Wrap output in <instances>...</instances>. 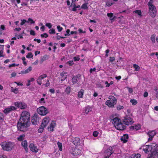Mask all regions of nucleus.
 Segmentation results:
<instances>
[{"instance_id":"f257e3e1","label":"nucleus","mask_w":158,"mask_h":158,"mask_svg":"<svg viewBox=\"0 0 158 158\" xmlns=\"http://www.w3.org/2000/svg\"><path fill=\"white\" fill-rule=\"evenodd\" d=\"M17 125L18 130L25 132L28 130V127L31 124L30 122V115L29 112L24 111L20 115Z\"/></svg>"},{"instance_id":"f03ea898","label":"nucleus","mask_w":158,"mask_h":158,"mask_svg":"<svg viewBox=\"0 0 158 158\" xmlns=\"http://www.w3.org/2000/svg\"><path fill=\"white\" fill-rule=\"evenodd\" d=\"M0 145L2 149L7 151H11L14 148V144L11 142H1Z\"/></svg>"},{"instance_id":"7ed1b4c3","label":"nucleus","mask_w":158,"mask_h":158,"mask_svg":"<svg viewBox=\"0 0 158 158\" xmlns=\"http://www.w3.org/2000/svg\"><path fill=\"white\" fill-rule=\"evenodd\" d=\"M152 1L150 0L148 3V5L149 9V13L152 17H154L156 14V7L152 4Z\"/></svg>"},{"instance_id":"20e7f679","label":"nucleus","mask_w":158,"mask_h":158,"mask_svg":"<svg viewBox=\"0 0 158 158\" xmlns=\"http://www.w3.org/2000/svg\"><path fill=\"white\" fill-rule=\"evenodd\" d=\"M158 145L153 148H151L150 151L151 153L148 155V158H158V149H157Z\"/></svg>"},{"instance_id":"39448f33","label":"nucleus","mask_w":158,"mask_h":158,"mask_svg":"<svg viewBox=\"0 0 158 158\" xmlns=\"http://www.w3.org/2000/svg\"><path fill=\"white\" fill-rule=\"evenodd\" d=\"M37 111L40 115L42 116L45 115L49 113L48 109L44 106H41L38 108Z\"/></svg>"},{"instance_id":"423d86ee","label":"nucleus","mask_w":158,"mask_h":158,"mask_svg":"<svg viewBox=\"0 0 158 158\" xmlns=\"http://www.w3.org/2000/svg\"><path fill=\"white\" fill-rule=\"evenodd\" d=\"M14 105L18 108L22 109L26 108L27 105L24 102H14Z\"/></svg>"},{"instance_id":"0eeeda50","label":"nucleus","mask_w":158,"mask_h":158,"mask_svg":"<svg viewBox=\"0 0 158 158\" xmlns=\"http://www.w3.org/2000/svg\"><path fill=\"white\" fill-rule=\"evenodd\" d=\"M70 152L74 156H76L81 153V151L79 148H76L75 147H72Z\"/></svg>"},{"instance_id":"6e6552de","label":"nucleus","mask_w":158,"mask_h":158,"mask_svg":"<svg viewBox=\"0 0 158 158\" xmlns=\"http://www.w3.org/2000/svg\"><path fill=\"white\" fill-rule=\"evenodd\" d=\"M132 119L131 118L127 116L124 117L123 122L125 125H131L134 123V122H132Z\"/></svg>"},{"instance_id":"1a4fd4ad","label":"nucleus","mask_w":158,"mask_h":158,"mask_svg":"<svg viewBox=\"0 0 158 158\" xmlns=\"http://www.w3.org/2000/svg\"><path fill=\"white\" fill-rule=\"evenodd\" d=\"M32 118L31 123L33 125L37 124L40 120L38 114H34Z\"/></svg>"},{"instance_id":"9d476101","label":"nucleus","mask_w":158,"mask_h":158,"mask_svg":"<svg viewBox=\"0 0 158 158\" xmlns=\"http://www.w3.org/2000/svg\"><path fill=\"white\" fill-rule=\"evenodd\" d=\"M50 118L49 117H45L43 120L41 124V127H45L49 122Z\"/></svg>"},{"instance_id":"9b49d317","label":"nucleus","mask_w":158,"mask_h":158,"mask_svg":"<svg viewBox=\"0 0 158 158\" xmlns=\"http://www.w3.org/2000/svg\"><path fill=\"white\" fill-rule=\"evenodd\" d=\"M15 110H16V108L14 106H11L3 110V112L7 114L12 111Z\"/></svg>"},{"instance_id":"f8f14e48","label":"nucleus","mask_w":158,"mask_h":158,"mask_svg":"<svg viewBox=\"0 0 158 158\" xmlns=\"http://www.w3.org/2000/svg\"><path fill=\"white\" fill-rule=\"evenodd\" d=\"M75 146L80 145V139L79 138L77 137H74L72 138L70 141Z\"/></svg>"},{"instance_id":"ddd939ff","label":"nucleus","mask_w":158,"mask_h":158,"mask_svg":"<svg viewBox=\"0 0 158 158\" xmlns=\"http://www.w3.org/2000/svg\"><path fill=\"white\" fill-rule=\"evenodd\" d=\"M117 102L116 101H111V100H107L106 102V104L110 107H114V105Z\"/></svg>"},{"instance_id":"4468645a","label":"nucleus","mask_w":158,"mask_h":158,"mask_svg":"<svg viewBox=\"0 0 158 158\" xmlns=\"http://www.w3.org/2000/svg\"><path fill=\"white\" fill-rule=\"evenodd\" d=\"M114 152L112 147H110L105 151V153L106 155L110 157Z\"/></svg>"},{"instance_id":"2eb2a0df","label":"nucleus","mask_w":158,"mask_h":158,"mask_svg":"<svg viewBox=\"0 0 158 158\" xmlns=\"http://www.w3.org/2000/svg\"><path fill=\"white\" fill-rule=\"evenodd\" d=\"M117 129L119 130H124L126 128V126L124 125L123 124L120 122L117 125V126L115 127Z\"/></svg>"},{"instance_id":"dca6fc26","label":"nucleus","mask_w":158,"mask_h":158,"mask_svg":"<svg viewBox=\"0 0 158 158\" xmlns=\"http://www.w3.org/2000/svg\"><path fill=\"white\" fill-rule=\"evenodd\" d=\"M156 134V133L154 131H152L150 132H149L147 134L148 135L149 138L148 139V141L152 140V138Z\"/></svg>"},{"instance_id":"f3484780","label":"nucleus","mask_w":158,"mask_h":158,"mask_svg":"<svg viewBox=\"0 0 158 158\" xmlns=\"http://www.w3.org/2000/svg\"><path fill=\"white\" fill-rule=\"evenodd\" d=\"M129 139L128 135L127 134H125L121 137L120 140L123 143H126L127 142Z\"/></svg>"},{"instance_id":"a211bd4d","label":"nucleus","mask_w":158,"mask_h":158,"mask_svg":"<svg viewBox=\"0 0 158 158\" xmlns=\"http://www.w3.org/2000/svg\"><path fill=\"white\" fill-rule=\"evenodd\" d=\"M81 76V75L78 74L76 76H74L72 78V81L73 84H75L77 83L78 81V78L79 77H80Z\"/></svg>"},{"instance_id":"6ab92c4d","label":"nucleus","mask_w":158,"mask_h":158,"mask_svg":"<svg viewBox=\"0 0 158 158\" xmlns=\"http://www.w3.org/2000/svg\"><path fill=\"white\" fill-rule=\"evenodd\" d=\"M72 7H73L70 9L71 10L74 11H75L77 10V8H80V6L79 5H78L77 6L75 5V3H71V5L70 6V7H71V8H72Z\"/></svg>"},{"instance_id":"aec40b11","label":"nucleus","mask_w":158,"mask_h":158,"mask_svg":"<svg viewBox=\"0 0 158 158\" xmlns=\"http://www.w3.org/2000/svg\"><path fill=\"white\" fill-rule=\"evenodd\" d=\"M112 123L113 124L116 125L115 127L117 126V125L120 122H121V120L118 118L115 117L113 118V119Z\"/></svg>"},{"instance_id":"412c9836","label":"nucleus","mask_w":158,"mask_h":158,"mask_svg":"<svg viewBox=\"0 0 158 158\" xmlns=\"http://www.w3.org/2000/svg\"><path fill=\"white\" fill-rule=\"evenodd\" d=\"M92 110V108L89 106H87L85 108L84 110V114L85 115H87L89 112Z\"/></svg>"},{"instance_id":"4be33fe9","label":"nucleus","mask_w":158,"mask_h":158,"mask_svg":"<svg viewBox=\"0 0 158 158\" xmlns=\"http://www.w3.org/2000/svg\"><path fill=\"white\" fill-rule=\"evenodd\" d=\"M29 147L30 150L32 152H37V151H36V150H37L36 147L34 146L33 143H30L29 145Z\"/></svg>"},{"instance_id":"5701e85b","label":"nucleus","mask_w":158,"mask_h":158,"mask_svg":"<svg viewBox=\"0 0 158 158\" xmlns=\"http://www.w3.org/2000/svg\"><path fill=\"white\" fill-rule=\"evenodd\" d=\"M22 145L24 147L26 152H27L28 148L27 146V142L26 140L22 141L21 143Z\"/></svg>"},{"instance_id":"b1692460","label":"nucleus","mask_w":158,"mask_h":158,"mask_svg":"<svg viewBox=\"0 0 158 158\" xmlns=\"http://www.w3.org/2000/svg\"><path fill=\"white\" fill-rule=\"evenodd\" d=\"M48 56L47 55H44V56H43L41 58L40 61V64H42L44 61L48 59Z\"/></svg>"},{"instance_id":"393cba45","label":"nucleus","mask_w":158,"mask_h":158,"mask_svg":"<svg viewBox=\"0 0 158 158\" xmlns=\"http://www.w3.org/2000/svg\"><path fill=\"white\" fill-rule=\"evenodd\" d=\"M25 136V135L24 134L21 135L17 138V139L19 141H22L23 140Z\"/></svg>"},{"instance_id":"a878e982","label":"nucleus","mask_w":158,"mask_h":158,"mask_svg":"<svg viewBox=\"0 0 158 158\" xmlns=\"http://www.w3.org/2000/svg\"><path fill=\"white\" fill-rule=\"evenodd\" d=\"M60 75L63 77L62 79H61V81H64L65 79L67 76V73L63 72L60 73Z\"/></svg>"},{"instance_id":"bb28decb","label":"nucleus","mask_w":158,"mask_h":158,"mask_svg":"<svg viewBox=\"0 0 158 158\" xmlns=\"http://www.w3.org/2000/svg\"><path fill=\"white\" fill-rule=\"evenodd\" d=\"M84 93V90L83 89H81L80 90V91L78 92V96L79 98H82V97Z\"/></svg>"},{"instance_id":"cd10ccee","label":"nucleus","mask_w":158,"mask_h":158,"mask_svg":"<svg viewBox=\"0 0 158 158\" xmlns=\"http://www.w3.org/2000/svg\"><path fill=\"white\" fill-rule=\"evenodd\" d=\"M88 4V3H85L83 4L81 7L79 9V10H80L81 8L85 10L87 9L88 8V7L87 5Z\"/></svg>"},{"instance_id":"c85d7f7f","label":"nucleus","mask_w":158,"mask_h":158,"mask_svg":"<svg viewBox=\"0 0 158 158\" xmlns=\"http://www.w3.org/2000/svg\"><path fill=\"white\" fill-rule=\"evenodd\" d=\"M133 13L137 14L140 17L142 16V12L140 10H136L133 11Z\"/></svg>"},{"instance_id":"c756f323","label":"nucleus","mask_w":158,"mask_h":158,"mask_svg":"<svg viewBox=\"0 0 158 158\" xmlns=\"http://www.w3.org/2000/svg\"><path fill=\"white\" fill-rule=\"evenodd\" d=\"M57 144L58 145L59 149V150L61 151L62 150V143L59 142H58L57 143Z\"/></svg>"},{"instance_id":"7c9ffc66","label":"nucleus","mask_w":158,"mask_h":158,"mask_svg":"<svg viewBox=\"0 0 158 158\" xmlns=\"http://www.w3.org/2000/svg\"><path fill=\"white\" fill-rule=\"evenodd\" d=\"M130 102L132 103V104L133 105H135L137 104V101L134 99H131Z\"/></svg>"},{"instance_id":"2f4dec72","label":"nucleus","mask_w":158,"mask_h":158,"mask_svg":"<svg viewBox=\"0 0 158 158\" xmlns=\"http://www.w3.org/2000/svg\"><path fill=\"white\" fill-rule=\"evenodd\" d=\"M108 98L109 99V100H111V101H116L117 99L114 96H110Z\"/></svg>"},{"instance_id":"473e14b6","label":"nucleus","mask_w":158,"mask_h":158,"mask_svg":"<svg viewBox=\"0 0 158 158\" xmlns=\"http://www.w3.org/2000/svg\"><path fill=\"white\" fill-rule=\"evenodd\" d=\"M107 16L110 18V20L112 21V18H113V14L112 13H108L107 14Z\"/></svg>"},{"instance_id":"72a5a7b5","label":"nucleus","mask_w":158,"mask_h":158,"mask_svg":"<svg viewBox=\"0 0 158 158\" xmlns=\"http://www.w3.org/2000/svg\"><path fill=\"white\" fill-rule=\"evenodd\" d=\"M133 66L134 68L135 69V70L136 71H138L139 69L140 68L139 66L136 64H133Z\"/></svg>"},{"instance_id":"f704fd0d","label":"nucleus","mask_w":158,"mask_h":158,"mask_svg":"<svg viewBox=\"0 0 158 158\" xmlns=\"http://www.w3.org/2000/svg\"><path fill=\"white\" fill-rule=\"evenodd\" d=\"M33 56V55L31 52H29L26 56V57L27 58H30L32 57Z\"/></svg>"},{"instance_id":"c9c22d12","label":"nucleus","mask_w":158,"mask_h":158,"mask_svg":"<svg viewBox=\"0 0 158 158\" xmlns=\"http://www.w3.org/2000/svg\"><path fill=\"white\" fill-rule=\"evenodd\" d=\"M12 91L14 92L15 94H17L19 92V90L17 88H14L13 87L11 88Z\"/></svg>"},{"instance_id":"e433bc0d","label":"nucleus","mask_w":158,"mask_h":158,"mask_svg":"<svg viewBox=\"0 0 158 158\" xmlns=\"http://www.w3.org/2000/svg\"><path fill=\"white\" fill-rule=\"evenodd\" d=\"M47 76L46 74H43V75H42L41 76H40L38 78V79L40 80H42V79H43L44 78L46 77H47Z\"/></svg>"},{"instance_id":"4c0bfd02","label":"nucleus","mask_w":158,"mask_h":158,"mask_svg":"<svg viewBox=\"0 0 158 158\" xmlns=\"http://www.w3.org/2000/svg\"><path fill=\"white\" fill-rule=\"evenodd\" d=\"M50 127V131H54L53 128L54 127L52 123H51L50 124V127H48V128L49 129Z\"/></svg>"},{"instance_id":"58836bf2","label":"nucleus","mask_w":158,"mask_h":158,"mask_svg":"<svg viewBox=\"0 0 158 158\" xmlns=\"http://www.w3.org/2000/svg\"><path fill=\"white\" fill-rule=\"evenodd\" d=\"M27 23H30L31 24H33L35 23V22L32 19L29 18L27 21Z\"/></svg>"},{"instance_id":"ea45409f","label":"nucleus","mask_w":158,"mask_h":158,"mask_svg":"<svg viewBox=\"0 0 158 158\" xmlns=\"http://www.w3.org/2000/svg\"><path fill=\"white\" fill-rule=\"evenodd\" d=\"M48 32L50 34H55L56 33L55 30L53 28H52L49 30L48 31Z\"/></svg>"},{"instance_id":"a19ab883","label":"nucleus","mask_w":158,"mask_h":158,"mask_svg":"<svg viewBox=\"0 0 158 158\" xmlns=\"http://www.w3.org/2000/svg\"><path fill=\"white\" fill-rule=\"evenodd\" d=\"M32 70V68L31 66H30L28 68H27L26 70L25 71V72L26 73H28L29 72L31 71Z\"/></svg>"},{"instance_id":"79ce46f5","label":"nucleus","mask_w":158,"mask_h":158,"mask_svg":"<svg viewBox=\"0 0 158 158\" xmlns=\"http://www.w3.org/2000/svg\"><path fill=\"white\" fill-rule=\"evenodd\" d=\"M114 3L113 2H112L110 1H107L106 3V5L108 6H111Z\"/></svg>"},{"instance_id":"37998d69","label":"nucleus","mask_w":158,"mask_h":158,"mask_svg":"<svg viewBox=\"0 0 158 158\" xmlns=\"http://www.w3.org/2000/svg\"><path fill=\"white\" fill-rule=\"evenodd\" d=\"M44 128V127H41V126H40V128H39L38 130V132L40 133H41L43 131Z\"/></svg>"},{"instance_id":"c03bdc74","label":"nucleus","mask_w":158,"mask_h":158,"mask_svg":"<svg viewBox=\"0 0 158 158\" xmlns=\"http://www.w3.org/2000/svg\"><path fill=\"white\" fill-rule=\"evenodd\" d=\"M40 36L42 38H47L48 37V35L46 33H44L43 34H41Z\"/></svg>"},{"instance_id":"a18cd8bd","label":"nucleus","mask_w":158,"mask_h":158,"mask_svg":"<svg viewBox=\"0 0 158 158\" xmlns=\"http://www.w3.org/2000/svg\"><path fill=\"white\" fill-rule=\"evenodd\" d=\"M155 35H152L151 36V39L152 42L153 43L155 42Z\"/></svg>"},{"instance_id":"49530a36","label":"nucleus","mask_w":158,"mask_h":158,"mask_svg":"<svg viewBox=\"0 0 158 158\" xmlns=\"http://www.w3.org/2000/svg\"><path fill=\"white\" fill-rule=\"evenodd\" d=\"M98 132L97 131H95L93 132V135L95 137H96L98 136Z\"/></svg>"},{"instance_id":"de8ad7c7","label":"nucleus","mask_w":158,"mask_h":158,"mask_svg":"<svg viewBox=\"0 0 158 158\" xmlns=\"http://www.w3.org/2000/svg\"><path fill=\"white\" fill-rule=\"evenodd\" d=\"M154 90L155 91L156 96L157 98H158V91L157 87L155 88Z\"/></svg>"},{"instance_id":"09e8293b","label":"nucleus","mask_w":158,"mask_h":158,"mask_svg":"<svg viewBox=\"0 0 158 158\" xmlns=\"http://www.w3.org/2000/svg\"><path fill=\"white\" fill-rule=\"evenodd\" d=\"M46 26L48 27L49 29H51L52 28V25L51 23H48L46 24Z\"/></svg>"},{"instance_id":"8fccbe9b","label":"nucleus","mask_w":158,"mask_h":158,"mask_svg":"<svg viewBox=\"0 0 158 158\" xmlns=\"http://www.w3.org/2000/svg\"><path fill=\"white\" fill-rule=\"evenodd\" d=\"M135 128V130H138L140 129V125L139 124H138L137 125H135L134 126Z\"/></svg>"},{"instance_id":"3c124183","label":"nucleus","mask_w":158,"mask_h":158,"mask_svg":"<svg viewBox=\"0 0 158 158\" xmlns=\"http://www.w3.org/2000/svg\"><path fill=\"white\" fill-rule=\"evenodd\" d=\"M19 65V64H16L15 63H13L12 64H11L10 65H9V68H10L12 67H15V66H18Z\"/></svg>"},{"instance_id":"603ef678","label":"nucleus","mask_w":158,"mask_h":158,"mask_svg":"<svg viewBox=\"0 0 158 158\" xmlns=\"http://www.w3.org/2000/svg\"><path fill=\"white\" fill-rule=\"evenodd\" d=\"M124 107L123 106L119 105L117 107V109L118 110H120L121 109H123Z\"/></svg>"},{"instance_id":"864d4df0","label":"nucleus","mask_w":158,"mask_h":158,"mask_svg":"<svg viewBox=\"0 0 158 158\" xmlns=\"http://www.w3.org/2000/svg\"><path fill=\"white\" fill-rule=\"evenodd\" d=\"M22 22H21L20 24L21 25H23L25 23L27 22V21L25 19L21 20Z\"/></svg>"},{"instance_id":"5fc2aeb1","label":"nucleus","mask_w":158,"mask_h":158,"mask_svg":"<svg viewBox=\"0 0 158 158\" xmlns=\"http://www.w3.org/2000/svg\"><path fill=\"white\" fill-rule=\"evenodd\" d=\"M57 28L58 29L59 32L61 31L63 29V28L61 27L60 26L58 25L57 27Z\"/></svg>"},{"instance_id":"6e6d98bb","label":"nucleus","mask_w":158,"mask_h":158,"mask_svg":"<svg viewBox=\"0 0 158 158\" xmlns=\"http://www.w3.org/2000/svg\"><path fill=\"white\" fill-rule=\"evenodd\" d=\"M39 102L40 103H41L43 102L44 103H45V102L44 101V98H42L39 100Z\"/></svg>"},{"instance_id":"4d7b16f0","label":"nucleus","mask_w":158,"mask_h":158,"mask_svg":"<svg viewBox=\"0 0 158 158\" xmlns=\"http://www.w3.org/2000/svg\"><path fill=\"white\" fill-rule=\"evenodd\" d=\"M4 116L2 113H0V120H3Z\"/></svg>"},{"instance_id":"13d9d810","label":"nucleus","mask_w":158,"mask_h":158,"mask_svg":"<svg viewBox=\"0 0 158 158\" xmlns=\"http://www.w3.org/2000/svg\"><path fill=\"white\" fill-rule=\"evenodd\" d=\"M3 50L0 51V57H4V55H3Z\"/></svg>"},{"instance_id":"bf43d9fd","label":"nucleus","mask_w":158,"mask_h":158,"mask_svg":"<svg viewBox=\"0 0 158 158\" xmlns=\"http://www.w3.org/2000/svg\"><path fill=\"white\" fill-rule=\"evenodd\" d=\"M44 85L46 87H48L49 86L50 83L48 80H47V82L45 84H44Z\"/></svg>"},{"instance_id":"052dcab7","label":"nucleus","mask_w":158,"mask_h":158,"mask_svg":"<svg viewBox=\"0 0 158 158\" xmlns=\"http://www.w3.org/2000/svg\"><path fill=\"white\" fill-rule=\"evenodd\" d=\"M115 60L114 57H110L109 60L110 62H113Z\"/></svg>"},{"instance_id":"680f3d73","label":"nucleus","mask_w":158,"mask_h":158,"mask_svg":"<svg viewBox=\"0 0 158 158\" xmlns=\"http://www.w3.org/2000/svg\"><path fill=\"white\" fill-rule=\"evenodd\" d=\"M65 92L68 94H69V86L66 88Z\"/></svg>"},{"instance_id":"e2e57ef3","label":"nucleus","mask_w":158,"mask_h":158,"mask_svg":"<svg viewBox=\"0 0 158 158\" xmlns=\"http://www.w3.org/2000/svg\"><path fill=\"white\" fill-rule=\"evenodd\" d=\"M151 145V144L150 145H146L144 146L146 148H148V149H150V150H151V146H150Z\"/></svg>"},{"instance_id":"0e129e2a","label":"nucleus","mask_w":158,"mask_h":158,"mask_svg":"<svg viewBox=\"0 0 158 158\" xmlns=\"http://www.w3.org/2000/svg\"><path fill=\"white\" fill-rule=\"evenodd\" d=\"M96 70V69L95 68H94L93 69L91 68L89 70L90 73H92L93 71H95Z\"/></svg>"},{"instance_id":"69168bd1","label":"nucleus","mask_w":158,"mask_h":158,"mask_svg":"<svg viewBox=\"0 0 158 158\" xmlns=\"http://www.w3.org/2000/svg\"><path fill=\"white\" fill-rule=\"evenodd\" d=\"M30 34L33 35H35V34L34 31H33L32 30H31L30 31Z\"/></svg>"},{"instance_id":"338daca9","label":"nucleus","mask_w":158,"mask_h":158,"mask_svg":"<svg viewBox=\"0 0 158 158\" xmlns=\"http://www.w3.org/2000/svg\"><path fill=\"white\" fill-rule=\"evenodd\" d=\"M140 154L138 153L135 156V157L134 158H140Z\"/></svg>"},{"instance_id":"774afa93","label":"nucleus","mask_w":158,"mask_h":158,"mask_svg":"<svg viewBox=\"0 0 158 158\" xmlns=\"http://www.w3.org/2000/svg\"><path fill=\"white\" fill-rule=\"evenodd\" d=\"M49 91L52 94H54L55 93V91L53 89H49Z\"/></svg>"}]
</instances>
